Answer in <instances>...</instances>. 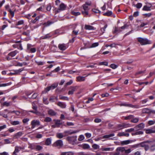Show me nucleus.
<instances>
[{"mask_svg": "<svg viewBox=\"0 0 155 155\" xmlns=\"http://www.w3.org/2000/svg\"><path fill=\"white\" fill-rule=\"evenodd\" d=\"M81 147L84 149H88L90 148L89 145L87 144H83L81 145Z\"/></svg>", "mask_w": 155, "mask_h": 155, "instance_id": "obj_27", "label": "nucleus"}, {"mask_svg": "<svg viewBox=\"0 0 155 155\" xmlns=\"http://www.w3.org/2000/svg\"><path fill=\"white\" fill-rule=\"evenodd\" d=\"M151 6L150 7L147 6V5H144L143 8V10L145 11H149L151 10Z\"/></svg>", "mask_w": 155, "mask_h": 155, "instance_id": "obj_29", "label": "nucleus"}, {"mask_svg": "<svg viewBox=\"0 0 155 155\" xmlns=\"http://www.w3.org/2000/svg\"><path fill=\"white\" fill-rule=\"evenodd\" d=\"M99 44L97 42L94 43L92 44L90 46V48H94L98 46Z\"/></svg>", "mask_w": 155, "mask_h": 155, "instance_id": "obj_46", "label": "nucleus"}, {"mask_svg": "<svg viewBox=\"0 0 155 155\" xmlns=\"http://www.w3.org/2000/svg\"><path fill=\"white\" fill-rule=\"evenodd\" d=\"M148 101L147 99H145L141 101L140 102L142 104H144L146 103Z\"/></svg>", "mask_w": 155, "mask_h": 155, "instance_id": "obj_64", "label": "nucleus"}, {"mask_svg": "<svg viewBox=\"0 0 155 155\" xmlns=\"http://www.w3.org/2000/svg\"><path fill=\"white\" fill-rule=\"evenodd\" d=\"M66 140L70 142H75L76 141V137H68L66 138Z\"/></svg>", "mask_w": 155, "mask_h": 155, "instance_id": "obj_13", "label": "nucleus"}, {"mask_svg": "<svg viewBox=\"0 0 155 155\" xmlns=\"http://www.w3.org/2000/svg\"><path fill=\"white\" fill-rule=\"evenodd\" d=\"M42 148L43 147H42L38 145H37L36 146L35 149L36 150L40 151L42 150Z\"/></svg>", "mask_w": 155, "mask_h": 155, "instance_id": "obj_41", "label": "nucleus"}, {"mask_svg": "<svg viewBox=\"0 0 155 155\" xmlns=\"http://www.w3.org/2000/svg\"><path fill=\"white\" fill-rule=\"evenodd\" d=\"M66 136H67V135H64V133H57L56 134V137L59 139L62 138Z\"/></svg>", "mask_w": 155, "mask_h": 155, "instance_id": "obj_18", "label": "nucleus"}, {"mask_svg": "<svg viewBox=\"0 0 155 155\" xmlns=\"http://www.w3.org/2000/svg\"><path fill=\"white\" fill-rule=\"evenodd\" d=\"M53 22L50 21H48L47 22H45L44 23V25H45L46 26H48L52 24L53 23Z\"/></svg>", "mask_w": 155, "mask_h": 155, "instance_id": "obj_56", "label": "nucleus"}, {"mask_svg": "<svg viewBox=\"0 0 155 155\" xmlns=\"http://www.w3.org/2000/svg\"><path fill=\"white\" fill-rule=\"evenodd\" d=\"M99 147V146L98 145L96 144H94L92 146V147L95 149H96L98 148Z\"/></svg>", "mask_w": 155, "mask_h": 155, "instance_id": "obj_63", "label": "nucleus"}, {"mask_svg": "<svg viewBox=\"0 0 155 155\" xmlns=\"http://www.w3.org/2000/svg\"><path fill=\"white\" fill-rule=\"evenodd\" d=\"M59 99L61 100H68V98L64 96H59Z\"/></svg>", "mask_w": 155, "mask_h": 155, "instance_id": "obj_40", "label": "nucleus"}, {"mask_svg": "<svg viewBox=\"0 0 155 155\" xmlns=\"http://www.w3.org/2000/svg\"><path fill=\"white\" fill-rule=\"evenodd\" d=\"M121 31V30L120 29V28H118L117 27H115L114 31L113 32V33H116L117 32H120Z\"/></svg>", "mask_w": 155, "mask_h": 155, "instance_id": "obj_48", "label": "nucleus"}, {"mask_svg": "<svg viewBox=\"0 0 155 155\" xmlns=\"http://www.w3.org/2000/svg\"><path fill=\"white\" fill-rule=\"evenodd\" d=\"M71 13L72 15L76 16L80 15L81 14V13L80 12H75L74 11H71Z\"/></svg>", "mask_w": 155, "mask_h": 155, "instance_id": "obj_38", "label": "nucleus"}, {"mask_svg": "<svg viewBox=\"0 0 155 155\" xmlns=\"http://www.w3.org/2000/svg\"><path fill=\"white\" fill-rule=\"evenodd\" d=\"M58 84V83H55L52 84L51 86L47 87L42 92V94H46L50 90L54 89L57 87Z\"/></svg>", "mask_w": 155, "mask_h": 155, "instance_id": "obj_2", "label": "nucleus"}, {"mask_svg": "<svg viewBox=\"0 0 155 155\" xmlns=\"http://www.w3.org/2000/svg\"><path fill=\"white\" fill-rule=\"evenodd\" d=\"M110 147L102 148H101V150L102 151H110Z\"/></svg>", "mask_w": 155, "mask_h": 155, "instance_id": "obj_60", "label": "nucleus"}, {"mask_svg": "<svg viewBox=\"0 0 155 155\" xmlns=\"http://www.w3.org/2000/svg\"><path fill=\"white\" fill-rule=\"evenodd\" d=\"M151 142H152L150 141V140H149L145 141L143 142L139 143V147L140 146L141 147H144L146 144L145 143H148L149 144V143H150Z\"/></svg>", "mask_w": 155, "mask_h": 155, "instance_id": "obj_14", "label": "nucleus"}, {"mask_svg": "<svg viewBox=\"0 0 155 155\" xmlns=\"http://www.w3.org/2000/svg\"><path fill=\"white\" fill-rule=\"evenodd\" d=\"M51 143V140L50 138H48L45 142V144L46 145H49Z\"/></svg>", "mask_w": 155, "mask_h": 155, "instance_id": "obj_32", "label": "nucleus"}, {"mask_svg": "<svg viewBox=\"0 0 155 155\" xmlns=\"http://www.w3.org/2000/svg\"><path fill=\"white\" fill-rule=\"evenodd\" d=\"M54 121H55V124L58 127H59L60 125H61V121L60 120H54Z\"/></svg>", "mask_w": 155, "mask_h": 155, "instance_id": "obj_33", "label": "nucleus"}, {"mask_svg": "<svg viewBox=\"0 0 155 155\" xmlns=\"http://www.w3.org/2000/svg\"><path fill=\"white\" fill-rule=\"evenodd\" d=\"M84 138V136L82 135H81L79 136L78 138V140L79 141H82L83 140Z\"/></svg>", "mask_w": 155, "mask_h": 155, "instance_id": "obj_51", "label": "nucleus"}, {"mask_svg": "<svg viewBox=\"0 0 155 155\" xmlns=\"http://www.w3.org/2000/svg\"><path fill=\"white\" fill-rule=\"evenodd\" d=\"M137 41L140 45H146L151 44V41L147 39L142 38H137Z\"/></svg>", "mask_w": 155, "mask_h": 155, "instance_id": "obj_1", "label": "nucleus"}, {"mask_svg": "<svg viewBox=\"0 0 155 155\" xmlns=\"http://www.w3.org/2000/svg\"><path fill=\"white\" fill-rule=\"evenodd\" d=\"M145 130L146 133L147 134L155 133V126L152 128L150 129H146Z\"/></svg>", "mask_w": 155, "mask_h": 155, "instance_id": "obj_10", "label": "nucleus"}, {"mask_svg": "<svg viewBox=\"0 0 155 155\" xmlns=\"http://www.w3.org/2000/svg\"><path fill=\"white\" fill-rule=\"evenodd\" d=\"M77 81H84V77L78 76L77 78Z\"/></svg>", "mask_w": 155, "mask_h": 155, "instance_id": "obj_36", "label": "nucleus"}, {"mask_svg": "<svg viewBox=\"0 0 155 155\" xmlns=\"http://www.w3.org/2000/svg\"><path fill=\"white\" fill-rule=\"evenodd\" d=\"M144 148L146 151H147L149 149H150V147L148 144H146Z\"/></svg>", "mask_w": 155, "mask_h": 155, "instance_id": "obj_54", "label": "nucleus"}, {"mask_svg": "<svg viewBox=\"0 0 155 155\" xmlns=\"http://www.w3.org/2000/svg\"><path fill=\"white\" fill-rule=\"evenodd\" d=\"M63 145L62 141L61 140H57L52 145L53 147H57L60 148L62 147Z\"/></svg>", "mask_w": 155, "mask_h": 155, "instance_id": "obj_4", "label": "nucleus"}, {"mask_svg": "<svg viewBox=\"0 0 155 155\" xmlns=\"http://www.w3.org/2000/svg\"><path fill=\"white\" fill-rule=\"evenodd\" d=\"M84 10H82L81 12L84 16L88 15V8L87 6L86 5H84L83 6Z\"/></svg>", "mask_w": 155, "mask_h": 155, "instance_id": "obj_6", "label": "nucleus"}, {"mask_svg": "<svg viewBox=\"0 0 155 155\" xmlns=\"http://www.w3.org/2000/svg\"><path fill=\"white\" fill-rule=\"evenodd\" d=\"M29 120V119L28 118H24L22 120L23 123L24 124L26 123Z\"/></svg>", "mask_w": 155, "mask_h": 155, "instance_id": "obj_58", "label": "nucleus"}, {"mask_svg": "<svg viewBox=\"0 0 155 155\" xmlns=\"http://www.w3.org/2000/svg\"><path fill=\"white\" fill-rule=\"evenodd\" d=\"M57 104L58 106L61 108H64L66 107V104L65 103L61 102H58Z\"/></svg>", "mask_w": 155, "mask_h": 155, "instance_id": "obj_15", "label": "nucleus"}, {"mask_svg": "<svg viewBox=\"0 0 155 155\" xmlns=\"http://www.w3.org/2000/svg\"><path fill=\"white\" fill-rule=\"evenodd\" d=\"M117 66L114 64H111L110 65V67L113 69H115L117 68Z\"/></svg>", "mask_w": 155, "mask_h": 155, "instance_id": "obj_52", "label": "nucleus"}, {"mask_svg": "<svg viewBox=\"0 0 155 155\" xmlns=\"http://www.w3.org/2000/svg\"><path fill=\"white\" fill-rule=\"evenodd\" d=\"M51 121V119L49 117H47L44 119V121L45 122H48Z\"/></svg>", "mask_w": 155, "mask_h": 155, "instance_id": "obj_43", "label": "nucleus"}, {"mask_svg": "<svg viewBox=\"0 0 155 155\" xmlns=\"http://www.w3.org/2000/svg\"><path fill=\"white\" fill-rule=\"evenodd\" d=\"M38 95V94L37 93H34L32 95L31 97H30V98H31L33 99H35L37 97Z\"/></svg>", "mask_w": 155, "mask_h": 155, "instance_id": "obj_44", "label": "nucleus"}, {"mask_svg": "<svg viewBox=\"0 0 155 155\" xmlns=\"http://www.w3.org/2000/svg\"><path fill=\"white\" fill-rule=\"evenodd\" d=\"M64 135H67V136L68 135L71 134V132L70 131H65L64 132Z\"/></svg>", "mask_w": 155, "mask_h": 155, "instance_id": "obj_59", "label": "nucleus"}, {"mask_svg": "<svg viewBox=\"0 0 155 155\" xmlns=\"http://www.w3.org/2000/svg\"><path fill=\"white\" fill-rule=\"evenodd\" d=\"M58 48L61 51L65 50L67 48L66 45L64 44H59Z\"/></svg>", "mask_w": 155, "mask_h": 155, "instance_id": "obj_12", "label": "nucleus"}, {"mask_svg": "<svg viewBox=\"0 0 155 155\" xmlns=\"http://www.w3.org/2000/svg\"><path fill=\"white\" fill-rule=\"evenodd\" d=\"M101 121V120L99 118H96L94 120V122L96 123L100 122Z\"/></svg>", "mask_w": 155, "mask_h": 155, "instance_id": "obj_61", "label": "nucleus"}, {"mask_svg": "<svg viewBox=\"0 0 155 155\" xmlns=\"http://www.w3.org/2000/svg\"><path fill=\"white\" fill-rule=\"evenodd\" d=\"M125 148L124 147H118L116 149V151L117 152H123L124 151L125 152Z\"/></svg>", "mask_w": 155, "mask_h": 155, "instance_id": "obj_23", "label": "nucleus"}, {"mask_svg": "<svg viewBox=\"0 0 155 155\" xmlns=\"http://www.w3.org/2000/svg\"><path fill=\"white\" fill-rule=\"evenodd\" d=\"M131 142L130 140H124L123 141H122L120 142V144L122 145H127L128 144Z\"/></svg>", "mask_w": 155, "mask_h": 155, "instance_id": "obj_24", "label": "nucleus"}, {"mask_svg": "<svg viewBox=\"0 0 155 155\" xmlns=\"http://www.w3.org/2000/svg\"><path fill=\"white\" fill-rule=\"evenodd\" d=\"M51 35H50V34H48L42 37V39H48L51 37Z\"/></svg>", "mask_w": 155, "mask_h": 155, "instance_id": "obj_37", "label": "nucleus"}, {"mask_svg": "<svg viewBox=\"0 0 155 155\" xmlns=\"http://www.w3.org/2000/svg\"><path fill=\"white\" fill-rule=\"evenodd\" d=\"M77 88V87H72L71 86L70 87V90L68 92V94L69 95L73 94L74 92L76 90Z\"/></svg>", "mask_w": 155, "mask_h": 155, "instance_id": "obj_9", "label": "nucleus"}, {"mask_svg": "<svg viewBox=\"0 0 155 155\" xmlns=\"http://www.w3.org/2000/svg\"><path fill=\"white\" fill-rule=\"evenodd\" d=\"M134 117V116L133 115H130L129 116L125 117V120L129 119H130Z\"/></svg>", "mask_w": 155, "mask_h": 155, "instance_id": "obj_62", "label": "nucleus"}, {"mask_svg": "<svg viewBox=\"0 0 155 155\" xmlns=\"http://www.w3.org/2000/svg\"><path fill=\"white\" fill-rule=\"evenodd\" d=\"M35 62L38 65H43L44 64V63L41 61H35Z\"/></svg>", "mask_w": 155, "mask_h": 155, "instance_id": "obj_47", "label": "nucleus"}, {"mask_svg": "<svg viewBox=\"0 0 155 155\" xmlns=\"http://www.w3.org/2000/svg\"><path fill=\"white\" fill-rule=\"evenodd\" d=\"M142 111L143 113H150V109L145 108L143 109Z\"/></svg>", "mask_w": 155, "mask_h": 155, "instance_id": "obj_30", "label": "nucleus"}, {"mask_svg": "<svg viewBox=\"0 0 155 155\" xmlns=\"http://www.w3.org/2000/svg\"><path fill=\"white\" fill-rule=\"evenodd\" d=\"M84 28L86 30H94L95 29V28L93 26L86 25L84 26Z\"/></svg>", "mask_w": 155, "mask_h": 155, "instance_id": "obj_21", "label": "nucleus"}, {"mask_svg": "<svg viewBox=\"0 0 155 155\" xmlns=\"http://www.w3.org/2000/svg\"><path fill=\"white\" fill-rule=\"evenodd\" d=\"M10 123L13 125H16L19 124L20 123V122L18 121H11Z\"/></svg>", "mask_w": 155, "mask_h": 155, "instance_id": "obj_34", "label": "nucleus"}, {"mask_svg": "<svg viewBox=\"0 0 155 155\" xmlns=\"http://www.w3.org/2000/svg\"><path fill=\"white\" fill-rule=\"evenodd\" d=\"M18 52V51L17 50L12 51L8 54V55L12 57H14L17 53Z\"/></svg>", "mask_w": 155, "mask_h": 155, "instance_id": "obj_20", "label": "nucleus"}, {"mask_svg": "<svg viewBox=\"0 0 155 155\" xmlns=\"http://www.w3.org/2000/svg\"><path fill=\"white\" fill-rule=\"evenodd\" d=\"M117 128L118 129V130H120L124 128L123 124H118L117 125Z\"/></svg>", "mask_w": 155, "mask_h": 155, "instance_id": "obj_45", "label": "nucleus"}, {"mask_svg": "<svg viewBox=\"0 0 155 155\" xmlns=\"http://www.w3.org/2000/svg\"><path fill=\"white\" fill-rule=\"evenodd\" d=\"M129 134L128 133H125L124 132H120L118 133L117 136H118L120 137L122 136H124L125 137H128L129 136Z\"/></svg>", "mask_w": 155, "mask_h": 155, "instance_id": "obj_25", "label": "nucleus"}, {"mask_svg": "<svg viewBox=\"0 0 155 155\" xmlns=\"http://www.w3.org/2000/svg\"><path fill=\"white\" fill-rule=\"evenodd\" d=\"M132 5L134 7H136L137 8L139 9L141 7L142 5V3H138L137 4H135L134 2H133L132 3Z\"/></svg>", "mask_w": 155, "mask_h": 155, "instance_id": "obj_22", "label": "nucleus"}, {"mask_svg": "<svg viewBox=\"0 0 155 155\" xmlns=\"http://www.w3.org/2000/svg\"><path fill=\"white\" fill-rule=\"evenodd\" d=\"M43 102L45 104H48V102L46 98L43 97Z\"/></svg>", "mask_w": 155, "mask_h": 155, "instance_id": "obj_53", "label": "nucleus"}, {"mask_svg": "<svg viewBox=\"0 0 155 155\" xmlns=\"http://www.w3.org/2000/svg\"><path fill=\"white\" fill-rule=\"evenodd\" d=\"M23 134V133L21 132H19L15 134L13 138L14 139H17Z\"/></svg>", "mask_w": 155, "mask_h": 155, "instance_id": "obj_19", "label": "nucleus"}, {"mask_svg": "<svg viewBox=\"0 0 155 155\" xmlns=\"http://www.w3.org/2000/svg\"><path fill=\"white\" fill-rule=\"evenodd\" d=\"M31 124V128L32 129H33L36 126H39L40 125L39 121L36 120H32Z\"/></svg>", "mask_w": 155, "mask_h": 155, "instance_id": "obj_5", "label": "nucleus"}, {"mask_svg": "<svg viewBox=\"0 0 155 155\" xmlns=\"http://www.w3.org/2000/svg\"><path fill=\"white\" fill-rule=\"evenodd\" d=\"M11 83H7L5 84H0V87H5L8 85H11Z\"/></svg>", "mask_w": 155, "mask_h": 155, "instance_id": "obj_42", "label": "nucleus"}, {"mask_svg": "<svg viewBox=\"0 0 155 155\" xmlns=\"http://www.w3.org/2000/svg\"><path fill=\"white\" fill-rule=\"evenodd\" d=\"M22 149V148L21 147H18L17 146H16L15 147V150L14 152H13V155H16V153H18L20 150Z\"/></svg>", "mask_w": 155, "mask_h": 155, "instance_id": "obj_17", "label": "nucleus"}, {"mask_svg": "<svg viewBox=\"0 0 155 155\" xmlns=\"http://www.w3.org/2000/svg\"><path fill=\"white\" fill-rule=\"evenodd\" d=\"M143 15L145 17H149L152 15V14L151 13L147 14H143Z\"/></svg>", "mask_w": 155, "mask_h": 155, "instance_id": "obj_57", "label": "nucleus"}, {"mask_svg": "<svg viewBox=\"0 0 155 155\" xmlns=\"http://www.w3.org/2000/svg\"><path fill=\"white\" fill-rule=\"evenodd\" d=\"M112 14V12L111 11H108L107 12L104 13L103 15L104 16H110Z\"/></svg>", "mask_w": 155, "mask_h": 155, "instance_id": "obj_35", "label": "nucleus"}, {"mask_svg": "<svg viewBox=\"0 0 155 155\" xmlns=\"http://www.w3.org/2000/svg\"><path fill=\"white\" fill-rule=\"evenodd\" d=\"M138 120L139 119L138 118H136L132 119L131 120V122L132 123H137L138 122Z\"/></svg>", "mask_w": 155, "mask_h": 155, "instance_id": "obj_49", "label": "nucleus"}, {"mask_svg": "<svg viewBox=\"0 0 155 155\" xmlns=\"http://www.w3.org/2000/svg\"><path fill=\"white\" fill-rule=\"evenodd\" d=\"M114 134H110L105 135L102 137L103 138H108L110 137H113L114 136Z\"/></svg>", "mask_w": 155, "mask_h": 155, "instance_id": "obj_31", "label": "nucleus"}, {"mask_svg": "<svg viewBox=\"0 0 155 155\" xmlns=\"http://www.w3.org/2000/svg\"><path fill=\"white\" fill-rule=\"evenodd\" d=\"M2 104L4 106L8 107L10 105V102H7L5 101Z\"/></svg>", "mask_w": 155, "mask_h": 155, "instance_id": "obj_55", "label": "nucleus"}, {"mask_svg": "<svg viewBox=\"0 0 155 155\" xmlns=\"http://www.w3.org/2000/svg\"><path fill=\"white\" fill-rule=\"evenodd\" d=\"M150 141L152 142L149 143V144L150 145V151L151 152L155 150V143H154L155 140H150Z\"/></svg>", "mask_w": 155, "mask_h": 155, "instance_id": "obj_7", "label": "nucleus"}, {"mask_svg": "<svg viewBox=\"0 0 155 155\" xmlns=\"http://www.w3.org/2000/svg\"><path fill=\"white\" fill-rule=\"evenodd\" d=\"M74 153L71 151L62 152L61 153V155H73Z\"/></svg>", "mask_w": 155, "mask_h": 155, "instance_id": "obj_26", "label": "nucleus"}, {"mask_svg": "<svg viewBox=\"0 0 155 155\" xmlns=\"http://www.w3.org/2000/svg\"><path fill=\"white\" fill-rule=\"evenodd\" d=\"M108 63L106 61L102 62L99 63V65H104L105 66H107Z\"/></svg>", "mask_w": 155, "mask_h": 155, "instance_id": "obj_50", "label": "nucleus"}, {"mask_svg": "<svg viewBox=\"0 0 155 155\" xmlns=\"http://www.w3.org/2000/svg\"><path fill=\"white\" fill-rule=\"evenodd\" d=\"M144 124L143 123H141L139 124L136 126L135 127V130H141L144 128Z\"/></svg>", "mask_w": 155, "mask_h": 155, "instance_id": "obj_11", "label": "nucleus"}, {"mask_svg": "<svg viewBox=\"0 0 155 155\" xmlns=\"http://www.w3.org/2000/svg\"><path fill=\"white\" fill-rule=\"evenodd\" d=\"M24 70V68H21V69H19L18 70H15L14 71L13 73H10V74L11 75H18L20 74V73L23 71Z\"/></svg>", "mask_w": 155, "mask_h": 155, "instance_id": "obj_8", "label": "nucleus"}, {"mask_svg": "<svg viewBox=\"0 0 155 155\" xmlns=\"http://www.w3.org/2000/svg\"><path fill=\"white\" fill-rule=\"evenodd\" d=\"M48 114L51 116H55L56 115L57 113L52 110H50L48 111Z\"/></svg>", "mask_w": 155, "mask_h": 155, "instance_id": "obj_28", "label": "nucleus"}, {"mask_svg": "<svg viewBox=\"0 0 155 155\" xmlns=\"http://www.w3.org/2000/svg\"><path fill=\"white\" fill-rule=\"evenodd\" d=\"M120 106H124L126 107H129L132 108H140V106L138 105H133L130 104H127V103H122L119 104Z\"/></svg>", "mask_w": 155, "mask_h": 155, "instance_id": "obj_3", "label": "nucleus"}, {"mask_svg": "<svg viewBox=\"0 0 155 155\" xmlns=\"http://www.w3.org/2000/svg\"><path fill=\"white\" fill-rule=\"evenodd\" d=\"M135 127L134 128H131L130 129H128L125 130V131L126 132H130L132 131H135Z\"/></svg>", "mask_w": 155, "mask_h": 155, "instance_id": "obj_39", "label": "nucleus"}, {"mask_svg": "<svg viewBox=\"0 0 155 155\" xmlns=\"http://www.w3.org/2000/svg\"><path fill=\"white\" fill-rule=\"evenodd\" d=\"M66 7V5L63 3H61L59 6L58 10L60 11H63L65 9Z\"/></svg>", "mask_w": 155, "mask_h": 155, "instance_id": "obj_16", "label": "nucleus"}]
</instances>
